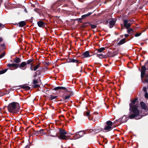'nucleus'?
Segmentation results:
<instances>
[{
    "instance_id": "obj_1",
    "label": "nucleus",
    "mask_w": 148,
    "mask_h": 148,
    "mask_svg": "<svg viewBox=\"0 0 148 148\" xmlns=\"http://www.w3.org/2000/svg\"><path fill=\"white\" fill-rule=\"evenodd\" d=\"M137 99L135 98L132 100L131 103L129 104V110L132 113L129 115V117L130 119L135 118L136 119H139L142 117V115L140 114L138 108L139 106L137 102Z\"/></svg>"
},
{
    "instance_id": "obj_2",
    "label": "nucleus",
    "mask_w": 148,
    "mask_h": 148,
    "mask_svg": "<svg viewBox=\"0 0 148 148\" xmlns=\"http://www.w3.org/2000/svg\"><path fill=\"white\" fill-rule=\"evenodd\" d=\"M20 106L19 103L13 102L10 103L8 106V111L13 113H16L19 112Z\"/></svg>"
},
{
    "instance_id": "obj_3",
    "label": "nucleus",
    "mask_w": 148,
    "mask_h": 148,
    "mask_svg": "<svg viewBox=\"0 0 148 148\" xmlns=\"http://www.w3.org/2000/svg\"><path fill=\"white\" fill-rule=\"evenodd\" d=\"M134 22V21L131 19H124L123 20L124 26L126 29L129 28Z\"/></svg>"
},
{
    "instance_id": "obj_4",
    "label": "nucleus",
    "mask_w": 148,
    "mask_h": 148,
    "mask_svg": "<svg viewBox=\"0 0 148 148\" xmlns=\"http://www.w3.org/2000/svg\"><path fill=\"white\" fill-rule=\"evenodd\" d=\"M113 128L112 122L110 121H108L106 122V125L103 129V131L105 132H109L112 130Z\"/></svg>"
},
{
    "instance_id": "obj_5",
    "label": "nucleus",
    "mask_w": 148,
    "mask_h": 148,
    "mask_svg": "<svg viewBox=\"0 0 148 148\" xmlns=\"http://www.w3.org/2000/svg\"><path fill=\"white\" fill-rule=\"evenodd\" d=\"M60 135L58 137L59 138L64 140L67 139V136L65 135V134H67V132L64 130L60 129Z\"/></svg>"
},
{
    "instance_id": "obj_6",
    "label": "nucleus",
    "mask_w": 148,
    "mask_h": 148,
    "mask_svg": "<svg viewBox=\"0 0 148 148\" xmlns=\"http://www.w3.org/2000/svg\"><path fill=\"white\" fill-rule=\"evenodd\" d=\"M84 133L83 131H81L78 132H77L75 136L73 137V139H76L79 138L80 137L82 136L84 134Z\"/></svg>"
},
{
    "instance_id": "obj_7",
    "label": "nucleus",
    "mask_w": 148,
    "mask_h": 148,
    "mask_svg": "<svg viewBox=\"0 0 148 148\" xmlns=\"http://www.w3.org/2000/svg\"><path fill=\"white\" fill-rule=\"evenodd\" d=\"M140 105L141 108L143 109L146 110V113H147V111L148 110V105L145 103L143 102H140Z\"/></svg>"
},
{
    "instance_id": "obj_8",
    "label": "nucleus",
    "mask_w": 148,
    "mask_h": 148,
    "mask_svg": "<svg viewBox=\"0 0 148 148\" xmlns=\"http://www.w3.org/2000/svg\"><path fill=\"white\" fill-rule=\"evenodd\" d=\"M7 66L11 70L13 69L12 68L13 67L16 69L18 67V64L15 63L8 64H7Z\"/></svg>"
},
{
    "instance_id": "obj_9",
    "label": "nucleus",
    "mask_w": 148,
    "mask_h": 148,
    "mask_svg": "<svg viewBox=\"0 0 148 148\" xmlns=\"http://www.w3.org/2000/svg\"><path fill=\"white\" fill-rule=\"evenodd\" d=\"M27 63L26 62H21L20 64H18V67L22 70H24L26 68V65Z\"/></svg>"
},
{
    "instance_id": "obj_10",
    "label": "nucleus",
    "mask_w": 148,
    "mask_h": 148,
    "mask_svg": "<svg viewBox=\"0 0 148 148\" xmlns=\"http://www.w3.org/2000/svg\"><path fill=\"white\" fill-rule=\"evenodd\" d=\"M65 92L68 95L67 96L65 97L64 99H66L69 98L72 95V92L71 90H68L66 92Z\"/></svg>"
},
{
    "instance_id": "obj_11",
    "label": "nucleus",
    "mask_w": 148,
    "mask_h": 148,
    "mask_svg": "<svg viewBox=\"0 0 148 148\" xmlns=\"http://www.w3.org/2000/svg\"><path fill=\"white\" fill-rule=\"evenodd\" d=\"M146 70V67L145 66H143L141 67V77L142 78L144 77L145 71Z\"/></svg>"
},
{
    "instance_id": "obj_12",
    "label": "nucleus",
    "mask_w": 148,
    "mask_h": 148,
    "mask_svg": "<svg viewBox=\"0 0 148 148\" xmlns=\"http://www.w3.org/2000/svg\"><path fill=\"white\" fill-rule=\"evenodd\" d=\"M84 114L85 116H90L88 117V119L90 120H92L94 122L95 121V119H93V118H92L91 115L90 116V112L89 111L85 112H84Z\"/></svg>"
},
{
    "instance_id": "obj_13",
    "label": "nucleus",
    "mask_w": 148,
    "mask_h": 148,
    "mask_svg": "<svg viewBox=\"0 0 148 148\" xmlns=\"http://www.w3.org/2000/svg\"><path fill=\"white\" fill-rule=\"evenodd\" d=\"M64 90V92H66L68 91V89L66 88L65 87L62 86H58L56 87L54 89L55 90Z\"/></svg>"
},
{
    "instance_id": "obj_14",
    "label": "nucleus",
    "mask_w": 148,
    "mask_h": 148,
    "mask_svg": "<svg viewBox=\"0 0 148 148\" xmlns=\"http://www.w3.org/2000/svg\"><path fill=\"white\" fill-rule=\"evenodd\" d=\"M115 23V21L113 20H111L109 22V27L112 28L113 27Z\"/></svg>"
},
{
    "instance_id": "obj_15",
    "label": "nucleus",
    "mask_w": 148,
    "mask_h": 148,
    "mask_svg": "<svg viewBox=\"0 0 148 148\" xmlns=\"http://www.w3.org/2000/svg\"><path fill=\"white\" fill-rule=\"evenodd\" d=\"M83 56L84 58H87L90 56L89 52L88 51H86L83 54Z\"/></svg>"
},
{
    "instance_id": "obj_16",
    "label": "nucleus",
    "mask_w": 148,
    "mask_h": 148,
    "mask_svg": "<svg viewBox=\"0 0 148 148\" xmlns=\"http://www.w3.org/2000/svg\"><path fill=\"white\" fill-rule=\"evenodd\" d=\"M37 24L40 27H42L44 26V23L42 21H39L37 22Z\"/></svg>"
},
{
    "instance_id": "obj_17",
    "label": "nucleus",
    "mask_w": 148,
    "mask_h": 148,
    "mask_svg": "<svg viewBox=\"0 0 148 148\" xmlns=\"http://www.w3.org/2000/svg\"><path fill=\"white\" fill-rule=\"evenodd\" d=\"M40 65V64L38 63L37 64L36 66H34V69H32V68L31 66L30 67V69L32 71H36L39 67V66Z\"/></svg>"
},
{
    "instance_id": "obj_18",
    "label": "nucleus",
    "mask_w": 148,
    "mask_h": 148,
    "mask_svg": "<svg viewBox=\"0 0 148 148\" xmlns=\"http://www.w3.org/2000/svg\"><path fill=\"white\" fill-rule=\"evenodd\" d=\"M125 42V38H123L118 43V45H122Z\"/></svg>"
},
{
    "instance_id": "obj_19",
    "label": "nucleus",
    "mask_w": 148,
    "mask_h": 148,
    "mask_svg": "<svg viewBox=\"0 0 148 148\" xmlns=\"http://www.w3.org/2000/svg\"><path fill=\"white\" fill-rule=\"evenodd\" d=\"M127 29V32L129 34H132L133 32V29L131 28H129L128 29Z\"/></svg>"
},
{
    "instance_id": "obj_20",
    "label": "nucleus",
    "mask_w": 148,
    "mask_h": 148,
    "mask_svg": "<svg viewBox=\"0 0 148 148\" xmlns=\"http://www.w3.org/2000/svg\"><path fill=\"white\" fill-rule=\"evenodd\" d=\"M19 26L20 27H23L25 25V23L24 21H22L19 23Z\"/></svg>"
},
{
    "instance_id": "obj_21",
    "label": "nucleus",
    "mask_w": 148,
    "mask_h": 148,
    "mask_svg": "<svg viewBox=\"0 0 148 148\" xmlns=\"http://www.w3.org/2000/svg\"><path fill=\"white\" fill-rule=\"evenodd\" d=\"M105 49V48L104 47H101L97 50V52L98 53H101Z\"/></svg>"
},
{
    "instance_id": "obj_22",
    "label": "nucleus",
    "mask_w": 148,
    "mask_h": 148,
    "mask_svg": "<svg viewBox=\"0 0 148 148\" xmlns=\"http://www.w3.org/2000/svg\"><path fill=\"white\" fill-rule=\"evenodd\" d=\"M92 13L89 12L88 14L82 15V19L85 18L86 17L88 16L91 15Z\"/></svg>"
},
{
    "instance_id": "obj_23",
    "label": "nucleus",
    "mask_w": 148,
    "mask_h": 148,
    "mask_svg": "<svg viewBox=\"0 0 148 148\" xmlns=\"http://www.w3.org/2000/svg\"><path fill=\"white\" fill-rule=\"evenodd\" d=\"M70 62H75L77 63H77L78 62V61L76 59H71L70 61H69Z\"/></svg>"
},
{
    "instance_id": "obj_24",
    "label": "nucleus",
    "mask_w": 148,
    "mask_h": 148,
    "mask_svg": "<svg viewBox=\"0 0 148 148\" xmlns=\"http://www.w3.org/2000/svg\"><path fill=\"white\" fill-rule=\"evenodd\" d=\"M14 61L16 63H18L20 62V59L19 58H16L14 60Z\"/></svg>"
},
{
    "instance_id": "obj_25",
    "label": "nucleus",
    "mask_w": 148,
    "mask_h": 148,
    "mask_svg": "<svg viewBox=\"0 0 148 148\" xmlns=\"http://www.w3.org/2000/svg\"><path fill=\"white\" fill-rule=\"evenodd\" d=\"M97 56L100 58H102L104 57V56L102 54H97Z\"/></svg>"
},
{
    "instance_id": "obj_26",
    "label": "nucleus",
    "mask_w": 148,
    "mask_h": 148,
    "mask_svg": "<svg viewBox=\"0 0 148 148\" xmlns=\"http://www.w3.org/2000/svg\"><path fill=\"white\" fill-rule=\"evenodd\" d=\"M7 69H6L2 70L0 71V75L4 74L7 71Z\"/></svg>"
},
{
    "instance_id": "obj_27",
    "label": "nucleus",
    "mask_w": 148,
    "mask_h": 148,
    "mask_svg": "<svg viewBox=\"0 0 148 148\" xmlns=\"http://www.w3.org/2000/svg\"><path fill=\"white\" fill-rule=\"evenodd\" d=\"M23 88L24 89L27 90H29L30 88L29 86L25 85H23Z\"/></svg>"
},
{
    "instance_id": "obj_28",
    "label": "nucleus",
    "mask_w": 148,
    "mask_h": 148,
    "mask_svg": "<svg viewBox=\"0 0 148 148\" xmlns=\"http://www.w3.org/2000/svg\"><path fill=\"white\" fill-rule=\"evenodd\" d=\"M57 96H53L52 95H50V99L51 100L53 99H55Z\"/></svg>"
},
{
    "instance_id": "obj_29",
    "label": "nucleus",
    "mask_w": 148,
    "mask_h": 148,
    "mask_svg": "<svg viewBox=\"0 0 148 148\" xmlns=\"http://www.w3.org/2000/svg\"><path fill=\"white\" fill-rule=\"evenodd\" d=\"M33 61V60L32 59H30L29 60H28L27 61V64H29L31 63Z\"/></svg>"
},
{
    "instance_id": "obj_30",
    "label": "nucleus",
    "mask_w": 148,
    "mask_h": 148,
    "mask_svg": "<svg viewBox=\"0 0 148 148\" xmlns=\"http://www.w3.org/2000/svg\"><path fill=\"white\" fill-rule=\"evenodd\" d=\"M0 46L1 47L2 49H5V46L4 44H1Z\"/></svg>"
},
{
    "instance_id": "obj_31",
    "label": "nucleus",
    "mask_w": 148,
    "mask_h": 148,
    "mask_svg": "<svg viewBox=\"0 0 148 148\" xmlns=\"http://www.w3.org/2000/svg\"><path fill=\"white\" fill-rule=\"evenodd\" d=\"M92 131H93L94 132H95V133H97L98 132H100V131H101V130L99 129H98V130H96V129H94V130H93Z\"/></svg>"
},
{
    "instance_id": "obj_32",
    "label": "nucleus",
    "mask_w": 148,
    "mask_h": 148,
    "mask_svg": "<svg viewBox=\"0 0 148 148\" xmlns=\"http://www.w3.org/2000/svg\"><path fill=\"white\" fill-rule=\"evenodd\" d=\"M40 72L39 71H37L36 72H35V75H34V76L35 77H36V75L38 74V75H39L40 74V73H39Z\"/></svg>"
},
{
    "instance_id": "obj_33",
    "label": "nucleus",
    "mask_w": 148,
    "mask_h": 148,
    "mask_svg": "<svg viewBox=\"0 0 148 148\" xmlns=\"http://www.w3.org/2000/svg\"><path fill=\"white\" fill-rule=\"evenodd\" d=\"M4 27V25L2 23H0V29H1Z\"/></svg>"
},
{
    "instance_id": "obj_34",
    "label": "nucleus",
    "mask_w": 148,
    "mask_h": 148,
    "mask_svg": "<svg viewBox=\"0 0 148 148\" xmlns=\"http://www.w3.org/2000/svg\"><path fill=\"white\" fill-rule=\"evenodd\" d=\"M39 86V85L37 84H34V85L33 86L34 88L38 87Z\"/></svg>"
},
{
    "instance_id": "obj_35",
    "label": "nucleus",
    "mask_w": 148,
    "mask_h": 148,
    "mask_svg": "<svg viewBox=\"0 0 148 148\" xmlns=\"http://www.w3.org/2000/svg\"><path fill=\"white\" fill-rule=\"evenodd\" d=\"M97 27V26L95 25H92L91 26V27L92 29H95Z\"/></svg>"
},
{
    "instance_id": "obj_36",
    "label": "nucleus",
    "mask_w": 148,
    "mask_h": 148,
    "mask_svg": "<svg viewBox=\"0 0 148 148\" xmlns=\"http://www.w3.org/2000/svg\"><path fill=\"white\" fill-rule=\"evenodd\" d=\"M5 55V53H2L1 55H0V59L3 57Z\"/></svg>"
},
{
    "instance_id": "obj_37",
    "label": "nucleus",
    "mask_w": 148,
    "mask_h": 148,
    "mask_svg": "<svg viewBox=\"0 0 148 148\" xmlns=\"http://www.w3.org/2000/svg\"><path fill=\"white\" fill-rule=\"evenodd\" d=\"M141 34V33H137L135 35L136 37H138Z\"/></svg>"
},
{
    "instance_id": "obj_38",
    "label": "nucleus",
    "mask_w": 148,
    "mask_h": 148,
    "mask_svg": "<svg viewBox=\"0 0 148 148\" xmlns=\"http://www.w3.org/2000/svg\"><path fill=\"white\" fill-rule=\"evenodd\" d=\"M38 83L37 80H33V83L34 84H37Z\"/></svg>"
},
{
    "instance_id": "obj_39",
    "label": "nucleus",
    "mask_w": 148,
    "mask_h": 148,
    "mask_svg": "<svg viewBox=\"0 0 148 148\" xmlns=\"http://www.w3.org/2000/svg\"><path fill=\"white\" fill-rule=\"evenodd\" d=\"M145 97L146 98H148V94L147 92H146L145 94Z\"/></svg>"
},
{
    "instance_id": "obj_40",
    "label": "nucleus",
    "mask_w": 148,
    "mask_h": 148,
    "mask_svg": "<svg viewBox=\"0 0 148 148\" xmlns=\"http://www.w3.org/2000/svg\"><path fill=\"white\" fill-rule=\"evenodd\" d=\"M147 90V88L146 87H143V90L144 92H146Z\"/></svg>"
},
{
    "instance_id": "obj_41",
    "label": "nucleus",
    "mask_w": 148,
    "mask_h": 148,
    "mask_svg": "<svg viewBox=\"0 0 148 148\" xmlns=\"http://www.w3.org/2000/svg\"><path fill=\"white\" fill-rule=\"evenodd\" d=\"M124 36L125 37L127 38L129 36V35L128 34H126L124 35Z\"/></svg>"
},
{
    "instance_id": "obj_42",
    "label": "nucleus",
    "mask_w": 148,
    "mask_h": 148,
    "mask_svg": "<svg viewBox=\"0 0 148 148\" xmlns=\"http://www.w3.org/2000/svg\"><path fill=\"white\" fill-rule=\"evenodd\" d=\"M3 38L1 37H0V43L3 41Z\"/></svg>"
},
{
    "instance_id": "obj_43",
    "label": "nucleus",
    "mask_w": 148,
    "mask_h": 148,
    "mask_svg": "<svg viewBox=\"0 0 148 148\" xmlns=\"http://www.w3.org/2000/svg\"><path fill=\"white\" fill-rule=\"evenodd\" d=\"M93 114L96 115L97 114H98V113L96 112H95L93 113Z\"/></svg>"
},
{
    "instance_id": "obj_44",
    "label": "nucleus",
    "mask_w": 148,
    "mask_h": 148,
    "mask_svg": "<svg viewBox=\"0 0 148 148\" xmlns=\"http://www.w3.org/2000/svg\"><path fill=\"white\" fill-rule=\"evenodd\" d=\"M145 81L146 82L148 83V78H147L145 79Z\"/></svg>"
},
{
    "instance_id": "obj_45",
    "label": "nucleus",
    "mask_w": 148,
    "mask_h": 148,
    "mask_svg": "<svg viewBox=\"0 0 148 148\" xmlns=\"http://www.w3.org/2000/svg\"><path fill=\"white\" fill-rule=\"evenodd\" d=\"M126 118V116H123V118H122V119H125Z\"/></svg>"
},
{
    "instance_id": "obj_46",
    "label": "nucleus",
    "mask_w": 148,
    "mask_h": 148,
    "mask_svg": "<svg viewBox=\"0 0 148 148\" xmlns=\"http://www.w3.org/2000/svg\"><path fill=\"white\" fill-rule=\"evenodd\" d=\"M147 114H148V113H144L143 115L144 116H145V115H147Z\"/></svg>"
},
{
    "instance_id": "obj_47",
    "label": "nucleus",
    "mask_w": 148,
    "mask_h": 148,
    "mask_svg": "<svg viewBox=\"0 0 148 148\" xmlns=\"http://www.w3.org/2000/svg\"><path fill=\"white\" fill-rule=\"evenodd\" d=\"M93 130H91L92 131H91V130H90V132H92L93 131H92Z\"/></svg>"
}]
</instances>
